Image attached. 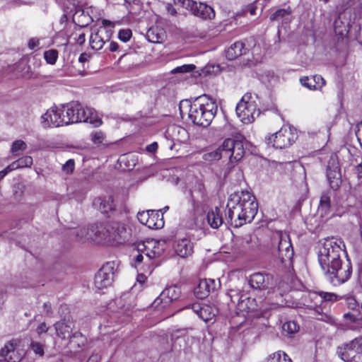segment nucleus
<instances>
[{"label": "nucleus", "mask_w": 362, "mask_h": 362, "mask_svg": "<svg viewBox=\"0 0 362 362\" xmlns=\"http://www.w3.org/2000/svg\"><path fill=\"white\" fill-rule=\"evenodd\" d=\"M221 286L218 280L208 279L200 280L194 289V293L197 298L203 299L208 296L211 291H214Z\"/></svg>", "instance_id": "4468645a"}, {"label": "nucleus", "mask_w": 362, "mask_h": 362, "mask_svg": "<svg viewBox=\"0 0 362 362\" xmlns=\"http://www.w3.org/2000/svg\"><path fill=\"white\" fill-rule=\"evenodd\" d=\"M181 295L180 288L171 286L165 288L160 296L152 303V307L158 310H162L177 300Z\"/></svg>", "instance_id": "9d476101"}, {"label": "nucleus", "mask_w": 362, "mask_h": 362, "mask_svg": "<svg viewBox=\"0 0 362 362\" xmlns=\"http://www.w3.org/2000/svg\"><path fill=\"white\" fill-rule=\"evenodd\" d=\"M139 221L151 229L161 228L164 226L162 215L158 211L148 210L139 212L137 214Z\"/></svg>", "instance_id": "ddd939ff"}, {"label": "nucleus", "mask_w": 362, "mask_h": 362, "mask_svg": "<svg viewBox=\"0 0 362 362\" xmlns=\"http://www.w3.org/2000/svg\"><path fill=\"white\" fill-rule=\"evenodd\" d=\"M47 330H48V327H47V325L45 322L41 323L36 329V332L38 335H40L42 333L47 332Z\"/></svg>", "instance_id": "603ef678"}, {"label": "nucleus", "mask_w": 362, "mask_h": 362, "mask_svg": "<svg viewBox=\"0 0 362 362\" xmlns=\"http://www.w3.org/2000/svg\"><path fill=\"white\" fill-rule=\"evenodd\" d=\"M193 15L202 19H212L215 17V12L212 7L204 3H197Z\"/></svg>", "instance_id": "a878e982"}, {"label": "nucleus", "mask_w": 362, "mask_h": 362, "mask_svg": "<svg viewBox=\"0 0 362 362\" xmlns=\"http://www.w3.org/2000/svg\"><path fill=\"white\" fill-rule=\"evenodd\" d=\"M243 49L244 44L241 42H236L226 51V57L228 60H233L243 54Z\"/></svg>", "instance_id": "2f4dec72"}, {"label": "nucleus", "mask_w": 362, "mask_h": 362, "mask_svg": "<svg viewBox=\"0 0 362 362\" xmlns=\"http://www.w3.org/2000/svg\"><path fill=\"white\" fill-rule=\"evenodd\" d=\"M235 291H230L229 295L231 299V301L233 303L238 302V309L240 310H247V311H253L255 308L252 307L251 305L254 302V298L245 297L243 298V296L239 298L238 293H233Z\"/></svg>", "instance_id": "393cba45"}, {"label": "nucleus", "mask_w": 362, "mask_h": 362, "mask_svg": "<svg viewBox=\"0 0 362 362\" xmlns=\"http://www.w3.org/2000/svg\"><path fill=\"white\" fill-rule=\"evenodd\" d=\"M291 14V9L288 8H280L276 10L274 13H273L269 18L271 21H281L284 19H287V17Z\"/></svg>", "instance_id": "c9c22d12"}, {"label": "nucleus", "mask_w": 362, "mask_h": 362, "mask_svg": "<svg viewBox=\"0 0 362 362\" xmlns=\"http://www.w3.org/2000/svg\"><path fill=\"white\" fill-rule=\"evenodd\" d=\"M196 66L194 64H184L177 66L172 70L173 74L177 73H189L195 69Z\"/></svg>", "instance_id": "a18cd8bd"}, {"label": "nucleus", "mask_w": 362, "mask_h": 362, "mask_svg": "<svg viewBox=\"0 0 362 362\" xmlns=\"http://www.w3.org/2000/svg\"><path fill=\"white\" fill-rule=\"evenodd\" d=\"M309 298L314 301L315 305L325 302H334L339 299L337 295L334 293L322 291L310 292Z\"/></svg>", "instance_id": "4be33fe9"}, {"label": "nucleus", "mask_w": 362, "mask_h": 362, "mask_svg": "<svg viewBox=\"0 0 362 362\" xmlns=\"http://www.w3.org/2000/svg\"><path fill=\"white\" fill-rule=\"evenodd\" d=\"M356 173L358 175V177L362 179V165L361 164L356 167Z\"/></svg>", "instance_id": "680f3d73"}, {"label": "nucleus", "mask_w": 362, "mask_h": 362, "mask_svg": "<svg viewBox=\"0 0 362 362\" xmlns=\"http://www.w3.org/2000/svg\"><path fill=\"white\" fill-rule=\"evenodd\" d=\"M297 139L296 130L291 127H282L278 132L267 138L268 144L276 148H286L292 145Z\"/></svg>", "instance_id": "0eeeda50"}, {"label": "nucleus", "mask_w": 362, "mask_h": 362, "mask_svg": "<svg viewBox=\"0 0 362 362\" xmlns=\"http://www.w3.org/2000/svg\"><path fill=\"white\" fill-rule=\"evenodd\" d=\"M245 150L243 144L240 140L226 139L223 144L216 150L204 153L203 158L206 161L219 160L226 157L229 158L231 163L240 160L244 156Z\"/></svg>", "instance_id": "39448f33"}, {"label": "nucleus", "mask_w": 362, "mask_h": 362, "mask_svg": "<svg viewBox=\"0 0 362 362\" xmlns=\"http://www.w3.org/2000/svg\"><path fill=\"white\" fill-rule=\"evenodd\" d=\"M39 45H40V42H39V40L37 38H31L28 41V46L29 49H34L35 48H37L39 47Z\"/></svg>", "instance_id": "3c124183"}, {"label": "nucleus", "mask_w": 362, "mask_h": 362, "mask_svg": "<svg viewBox=\"0 0 362 362\" xmlns=\"http://www.w3.org/2000/svg\"><path fill=\"white\" fill-rule=\"evenodd\" d=\"M331 203L330 197L327 193H323L321 195L320 204L318 206V212L322 217H329L331 215Z\"/></svg>", "instance_id": "c756f323"}, {"label": "nucleus", "mask_w": 362, "mask_h": 362, "mask_svg": "<svg viewBox=\"0 0 362 362\" xmlns=\"http://www.w3.org/2000/svg\"><path fill=\"white\" fill-rule=\"evenodd\" d=\"M91 141L94 144L97 146L105 145L106 144V138L105 135L101 131H95L93 132L90 134Z\"/></svg>", "instance_id": "e433bc0d"}, {"label": "nucleus", "mask_w": 362, "mask_h": 362, "mask_svg": "<svg viewBox=\"0 0 362 362\" xmlns=\"http://www.w3.org/2000/svg\"><path fill=\"white\" fill-rule=\"evenodd\" d=\"M257 95L247 93L237 104L236 114L243 123H252L259 115L260 111L257 108Z\"/></svg>", "instance_id": "423d86ee"}, {"label": "nucleus", "mask_w": 362, "mask_h": 362, "mask_svg": "<svg viewBox=\"0 0 362 362\" xmlns=\"http://www.w3.org/2000/svg\"><path fill=\"white\" fill-rule=\"evenodd\" d=\"M26 148L27 144L23 141L17 140L12 144L11 151L13 155L17 156L20 153V152L25 151Z\"/></svg>", "instance_id": "c03bdc74"}, {"label": "nucleus", "mask_w": 362, "mask_h": 362, "mask_svg": "<svg viewBox=\"0 0 362 362\" xmlns=\"http://www.w3.org/2000/svg\"><path fill=\"white\" fill-rule=\"evenodd\" d=\"M94 233V239L97 242L110 244H122L129 238V232L126 226L119 222L99 223L91 229Z\"/></svg>", "instance_id": "20e7f679"}, {"label": "nucleus", "mask_w": 362, "mask_h": 362, "mask_svg": "<svg viewBox=\"0 0 362 362\" xmlns=\"http://www.w3.org/2000/svg\"><path fill=\"white\" fill-rule=\"evenodd\" d=\"M318 262L325 275L333 284H340L351 276L349 262H342L341 255L346 253L345 244L341 238L328 237L320 242Z\"/></svg>", "instance_id": "f257e3e1"}, {"label": "nucleus", "mask_w": 362, "mask_h": 362, "mask_svg": "<svg viewBox=\"0 0 362 362\" xmlns=\"http://www.w3.org/2000/svg\"><path fill=\"white\" fill-rule=\"evenodd\" d=\"M193 243L188 236L179 238L174 244L175 252L180 257H187L193 253Z\"/></svg>", "instance_id": "aec40b11"}, {"label": "nucleus", "mask_w": 362, "mask_h": 362, "mask_svg": "<svg viewBox=\"0 0 362 362\" xmlns=\"http://www.w3.org/2000/svg\"><path fill=\"white\" fill-rule=\"evenodd\" d=\"M273 277L267 274L257 272L250 277L249 284L255 289L264 290L269 288L272 285Z\"/></svg>", "instance_id": "f3484780"}, {"label": "nucleus", "mask_w": 362, "mask_h": 362, "mask_svg": "<svg viewBox=\"0 0 362 362\" xmlns=\"http://www.w3.org/2000/svg\"><path fill=\"white\" fill-rule=\"evenodd\" d=\"M298 329V325L293 321L287 322L282 326L283 332L290 336L296 333Z\"/></svg>", "instance_id": "58836bf2"}, {"label": "nucleus", "mask_w": 362, "mask_h": 362, "mask_svg": "<svg viewBox=\"0 0 362 362\" xmlns=\"http://www.w3.org/2000/svg\"><path fill=\"white\" fill-rule=\"evenodd\" d=\"M132 35V33L131 30L123 29V30H119V34H118V37L121 41H122L124 42H127L130 40Z\"/></svg>", "instance_id": "de8ad7c7"}, {"label": "nucleus", "mask_w": 362, "mask_h": 362, "mask_svg": "<svg viewBox=\"0 0 362 362\" xmlns=\"http://www.w3.org/2000/svg\"><path fill=\"white\" fill-rule=\"evenodd\" d=\"M327 177L333 189H337L341 183V175L338 163L332 159L327 168Z\"/></svg>", "instance_id": "a211bd4d"}, {"label": "nucleus", "mask_w": 362, "mask_h": 362, "mask_svg": "<svg viewBox=\"0 0 362 362\" xmlns=\"http://www.w3.org/2000/svg\"><path fill=\"white\" fill-rule=\"evenodd\" d=\"M89 55L86 53H82L78 57V61L81 63H84L88 60Z\"/></svg>", "instance_id": "bf43d9fd"}, {"label": "nucleus", "mask_w": 362, "mask_h": 362, "mask_svg": "<svg viewBox=\"0 0 362 362\" xmlns=\"http://www.w3.org/2000/svg\"><path fill=\"white\" fill-rule=\"evenodd\" d=\"M44 58L47 64H54L58 59L57 50L52 49L45 51L44 52Z\"/></svg>", "instance_id": "a19ab883"}, {"label": "nucleus", "mask_w": 362, "mask_h": 362, "mask_svg": "<svg viewBox=\"0 0 362 362\" xmlns=\"http://www.w3.org/2000/svg\"><path fill=\"white\" fill-rule=\"evenodd\" d=\"M63 119L65 125L78 122V111H80V103L71 102L62 106Z\"/></svg>", "instance_id": "6ab92c4d"}, {"label": "nucleus", "mask_w": 362, "mask_h": 362, "mask_svg": "<svg viewBox=\"0 0 362 362\" xmlns=\"http://www.w3.org/2000/svg\"><path fill=\"white\" fill-rule=\"evenodd\" d=\"M166 243L164 240L149 239L134 245L138 252H144L145 255L153 259L159 257L165 250Z\"/></svg>", "instance_id": "6e6552de"}, {"label": "nucleus", "mask_w": 362, "mask_h": 362, "mask_svg": "<svg viewBox=\"0 0 362 362\" xmlns=\"http://www.w3.org/2000/svg\"><path fill=\"white\" fill-rule=\"evenodd\" d=\"M33 164V158L31 156H24L18 160L13 162L11 164H10L8 166L9 170L11 171L16 170L18 168H26L30 167Z\"/></svg>", "instance_id": "72a5a7b5"}, {"label": "nucleus", "mask_w": 362, "mask_h": 362, "mask_svg": "<svg viewBox=\"0 0 362 362\" xmlns=\"http://www.w3.org/2000/svg\"><path fill=\"white\" fill-rule=\"evenodd\" d=\"M31 347L33 351L40 356H43L44 354V350L42 346L39 343H32Z\"/></svg>", "instance_id": "8fccbe9b"}, {"label": "nucleus", "mask_w": 362, "mask_h": 362, "mask_svg": "<svg viewBox=\"0 0 362 362\" xmlns=\"http://www.w3.org/2000/svg\"><path fill=\"white\" fill-rule=\"evenodd\" d=\"M93 205L102 213L107 214L115 209V204L112 196L100 197L94 199Z\"/></svg>", "instance_id": "5701e85b"}, {"label": "nucleus", "mask_w": 362, "mask_h": 362, "mask_svg": "<svg viewBox=\"0 0 362 362\" xmlns=\"http://www.w3.org/2000/svg\"><path fill=\"white\" fill-rule=\"evenodd\" d=\"M85 40H86L85 34H83V33L80 34L77 38V43L79 45H82L83 43H84Z\"/></svg>", "instance_id": "0e129e2a"}, {"label": "nucleus", "mask_w": 362, "mask_h": 362, "mask_svg": "<svg viewBox=\"0 0 362 362\" xmlns=\"http://www.w3.org/2000/svg\"><path fill=\"white\" fill-rule=\"evenodd\" d=\"M62 170L66 173H71L74 170V161L72 159H70L66 162V163L62 166Z\"/></svg>", "instance_id": "09e8293b"}, {"label": "nucleus", "mask_w": 362, "mask_h": 362, "mask_svg": "<svg viewBox=\"0 0 362 362\" xmlns=\"http://www.w3.org/2000/svg\"><path fill=\"white\" fill-rule=\"evenodd\" d=\"M92 108L89 107H83L80 104V111H78V122H85L88 117V114H91Z\"/></svg>", "instance_id": "49530a36"}, {"label": "nucleus", "mask_w": 362, "mask_h": 362, "mask_svg": "<svg viewBox=\"0 0 362 362\" xmlns=\"http://www.w3.org/2000/svg\"><path fill=\"white\" fill-rule=\"evenodd\" d=\"M207 221L212 228L216 229L223 224V218L220 209L216 207L207 214Z\"/></svg>", "instance_id": "7c9ffc66"}, {"label": "nucleus", "mask_w": 362, "mask_h": 362, "mask_svg": "<svg viewBox=\"0 0 362 362\" xmlns=\"http://www.w3.org/2000/svg\"><path fill=\"white\" fill-rule=\"evenodd\" d=\"M192 308L204 322L211 320L217 313V310L209 305H203L201 306L199 304H193Z\"/></svg>", "instance_id": "412c9836"}, {"label": "nucleus", "mask_w": 362, "mask_h": 362, "mask_svg": "<svg viewBox=\"0 0 362 362\" xmlns=\"http://www.w3.org/2000/svg\"><path fill=\"white\" fill-rule=\"evenodd\" d=\"M146 276L142 274H138L136 280L140 284H142V283H144L146 281Z\"/></svg>", "instance_id": "69168bd1"}, {"label": "nucleus", "mask_w": 362, "mask_h": 362, "mask_svg": "<svg viewBox=\"0 0 362 362\" xmlns=\"http://www.w3.org/2000/svg\"><path fill=\"white\" fill-rule=\"evenodd\" d=\"M158 145L157 142H153L151 144L146 146V150L149 153H155L158 149Z\"/></svg>", "instance_id": "864d4df0"}, {"label": "nucleus", "mask_w": 362, "mask_h": 362, "mask_svg": "<svg viewBox=\"0 0 362 362\" xmlns=\"http://www.w3.org/2000/svg\"><path fill=\"white\" fill-rule=\"evenodd\" d=\"M346 344L362 358V337L356 338Z\"/></svg>", "instance_id": "37998d69"}, {"label": "nucleus", "mask_w": 362, "mask_h": 362, "mask_svg": "<svg viewBox=\"0 0 362 362\" xmlns=\"http://www.w3.org/2000/svg\"><path fill=\"white\" fill-rule=\"evenodd\" d=\"M174 2L186 10L189 11L192 14L197 4V2L193 0H174Z\"/></svg>", "instance_id": "4c0bfd02"}, {"label": "nucleus", "mask_w": 362, "mask_h": 362, "mask_svg": "<svg viewBox=\"0 0 362 362\" xmlns=\"http://www.w3.org/2000/svg\"><path fill=\"white\" fill-rule=\"evenodd\" d=\"M300 83L302 84V86H303L308 88V84H313V82L311 80V78H309L307 76H303V77L300 78Z\"/></svg>", "instance_id": "6e6d98bb"}, {"label": "nucleus", "mask_w": 362, "mask_h": 362, "mask_svg": "<svg viewBox=\"0 0 362 362\" xmlns=\"http://www.w3.org/2000/svg\"><path fill=\"white\" fill-rule=\"evenodd\" d=\"M54 327L56 330V334L59 338L66 339L71 337L72 322L60 321L56 322Z\"/></svg>", "instance_id": "cd10ccee"}, {"label": "nucleus", "mask_w": 362, "mask_h": 362, "mask_svg": "<svg viewBox=\"0 0 362 362\" xmlns=\"http://www.w3.org/2000/svg\"><path fill=\"white\" fill-rule=\"evenodd\" d=\"M10 172L11 170H9L8 166L0 171V180Z\"/></svg>", "instance_id": "e2e57ef3"}, {"label": "nucleus", "mask_w": 362, "mask_h": 362, "mask_svg": "<svg viewBox=\"0 0 362 362\" xmlns=\"http://www.w3.org/2000/svg\"><path fill=\"white\" fill-rule=\"evenodd\" d=\"M179 109L182 117L187 113L189 119L194 124L208 127L216 114L217 105L212 98L204 95L192 102L182 100Z\"/></svg>", "instance_id": "7ed1b4c3"}, {"label": "nucleus", "mask_w": 362, "mask_h": 362, "mask_svg": "<svg viewBox=\"0 0 362 362\" xmlns=\"http://www.w3.org/2000/svg\"><path fill=\"white\" fill-rule=\"evenodd\" d=\"M146 38L151 42L160 43L164 38V33L157 28H152L147 31Z\"/></svg>", "instance_id": "473e14b6"}, {"label": "nucleus", "mask_w": 362, "mask_h": 362, "mask_svg": "<svg viewBox=\"0 0 362 362\" xmlns=\"http://www.w3.org/2000/svg\"><path fill=\"white\" fill-rule=\"evenodd\" d=\"M115 266L114 262H108L96 273L94 285L97 289L102 290L112 284L114 279Z\"/></svg>", "instance_id": "9b49d317"}, {"label": "nucleus", "mask_w": 362, "mask_h": 362, "mask_svg": "<svg viewBox=\"0 0 362 362\" xmlns=\"http://www.w3.org/2000/svg\"><path fill=\"white\" fill-rule=\"evenodd\" d=\"M191 196L192 205L195 209L200 203L205 202L207 199L204 185L201 182H198L192 190Z\"/></svg>", "instance_id": "b1692460"}, {"label": "nucleus", "mask_w": 362, "mask_h": 362, "mask_svg": "<svg viewBox=\"0 0 362 362\" xmlns=\"http://www.w3.org/2000/svg\"><path fill=\"white\" fill-rule=\"evenodd\" d=\"M258 204L255 197L247 191L230 196L226 211L227 221L235 228L251 222L257 213Z\"/></svg>", "instance_id": "f03ea898"}, {"label": "nucleus", "mask_w": 362, "mask_h": 362, "mask_svg": "<svg viewBox=\"0 0 362 362\" xmlns=\"http://www.w3.org/2000/svg\"><path fill=\"white\" fill-rule=\"evenodd\" d=\"M118 49V44L115 42H111L110 44L109 49L111 52H115Z\"/></svg>", "instance_id": "052dcab7"}, {"label": "nucleus", "mask_w": 362, "mask_h": 362, "mask_svg": "<svg viewBox=\"0 0 362 362\" xmlns=\"http://www.w3.org/2000/svg\"><path fill=\"white\" fill-rule=\"evenodd\" d=\"M102 23L103 25L105 26H110V27H113L115 25L114 23L108 21V20H106V19H103L102 21Z\"/></svg>", "instance_id": "338daca9"}, {"label": "nucleus", "mask_w": 362, "mask_h": 362, "mask_svg": "<svg viewBox=\"0 0 362 362\" xmlns=\"http://www.w3.org/2000/svg\"><path fill=\"white\" fill-rule=\"evenodd\" d=\"M25 355V351L21 347V341L18 339L8 341L0 350V356L5 362H20Z\"/></svg>", "instance_id": "1a4fd4ad"}, {"label": "nucleus", "mask_w": 362, "mask_h": 362, "mask_svg": "<svg viewBox=\"0 0 362 362\" xmlns=\"http://www.w3.org/2000/svg\"><path fill=\"white\" fill-rule=\"evenodd\" d=\"M110 32L104 27L99 28L95 33H93L90 37V45L93 49H101L105 43L110 39Z\"/></svg>", "instance_id": "2eb2a0df"}, {"label": "nucleus", "mask_w": 362, "mask_h": 362, "mask_svg": "<svg viewBox=\"0 0 362 362\" xmlns=\"http://www.w3.org/2000/svg\"><path fill=\"white\" fill-rule=\"evenodd\" d=\"M313 84H308L310 90L320 89L325 85V80L320 75H315L311 78Z\"/></svg>", "instance_id": "ea45409f"}, {"label": "nucleus", "mask_w": 362, "mask_h": 362, "mask_svg": "<svg viewBox=\"0 0 362 362\" xmlns=\"http://www.w3.org/2000/svg\"><path fill=\"white\" fill-rule=\"evenodd\" d=\"M338 354L345 362H362L361 356L356 354L354 350L350 348L347 344L338 351Z\"/></svg>", "instance_id": "bb28decb"}, {"label": "nucleus", "mask_w": 362, "mask_h": 362, "mask_svg": "<svg viewBox=\"0 0 362 362\" xmlns=\"http://www.w3.org/2000/svg\"><path fill=\"white\" fill-rule=\"evenodd\" d=\"M279 258L281 262L286 264L291 261L293 257V250L288 235H281L279 246Z\"/></svg>", "instance_id": "dca6fc26"}, {"label": "nucleus", "mask_w": 362, "mask_h": 362, "mask_svg": "<svg viewBox=\"0 0 362 362\" xmlns=\"http://www.w3.org/2000/svg\"><path fill=\"white\" fill-rule=\"evenodd\" d=\"M84 122L90 123L94 127H98L102 124L101 119L98 117L97 112L93 108L91 114H88V117Z\"/></svg>", "instance_id": "79ce46f5"}, {"label": "nucleus", "mask_w": 362, "mask_h": 362, "mask_svg": "<svg viewBox=\"0 0 362 362\" xmlns=\"http://www.w3.org/2000/svg\"><path fill=\"white\" fill-rule=\"evenodd\" d=\"M69 338L70 349L76 352L78 351L80 349L86 344L87 340L86 337L80 332H74Z\"/></svg>", "instance_id": "c85d7f7f"}, {"label": "nucleus", "mask_w": 362, "mask_h": 362, "mask_svg": "<svg viewBox=\"0 0 362 362\" xmlns=\"http://www.w3.org/2000/svg\"><path fill=\"white\" fill-rule=\"evenodd\" d=\"M266 362H292V361L285 352L279 351L269 355Z\"/></svg>", "instance_id": "f704fd0d"}, {"label": "nucleus", "mask_w": 362, "mask_h": 362, "mask_svg": "<svg viewBox=\"0 0 362 362\" xmlns=\"http://www.w3.org/2000/svg\"><path fill=\"white\" fill-rule=\"evenodd\" d=\"M356 136L361 145H362V122L358 125Z\"/></svg>", "instance_id": "4d7b16f0"}, {"label": "nucleus", "mask_w": 362, "mask_h": 362, "mask_svg": "<svg viewBox=\"0 0 362 362\" xmlns=\"http://www.w3.org/2000/svg\"><path fill=\"white\" fill-rule=\"evenodd\" d=\"M63 110L58 107H51L41 116V124L45 128L57 127L65 125L63 119Z\"/></svg>", "instance_id": "f8f14e48"}, {"label": "nucleus", "mask_w": 362, "mask_h": 362, "mask_svg": "<svg viewBox=\"0 0 362 362\" xmlns=\"http://www.w3.org/2000/svg\"><path fill=\"white\" fill-rule=\"evenodd\" d=\"M165 9L167 12L171 15V16H175L177 13L176 9L174 8V6L171 4H166L165 5Z\"/></svg>", "instance_id": "5fc2aeb1"}, {"label": "nucleus", "mask_w": 362, "mask_h": 362, "mask_svg": "<svg viewBox=\"0 0 362 362\" xmlns=\"http://www.w3.org/2000/svg\"><path fill=\"white\" fill-rule=\"evenodd\" d=\"M344 317L350 322H355L357 320L356 317L351 313H346L344 315Z\"/></svg>", "instance_id": "13d9d810"}, {"label": "nucleus", "mask_w": 362, "mask_h": 362, "mask_svg": "<svg viewBox=\"0 0 362 362\" xmlns=\"http://www.w3.org/2000/svg\"><path fill=\"white\" fill-rule=\"evenodd\" d=\"M358 279L362 285V265H359L358 267Z\"/></svg>", "instance_id": "774afa93"}]
</instances>
